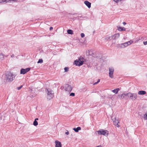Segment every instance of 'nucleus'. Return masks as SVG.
Here are the masks:
<instances>
[{"instance_id": "nucleus-1", "label": "nucleus", "mask_w": 147, "mask_h": 147, "mask_svg": "<svg viewBox=\"0 0 147 147\" xmlns=\"http://www.w3.org/2000/svg\"><path fill=\"white\" fill-rule=\"evenodd\" d=\"M15 76L13 74L9 71L5 73V79L6 81L11 82L13 80Z\"/></svg>"}, {"instance_id": "nucleus-2", "label": "nucleus", "mask_w": 147, "mask_h": 147, "mask_svg": "<svg viewBox=\"0 0 147 147\" xmlns=\"http://www.w3.org/2000/svg\"><path fill=\"white\" fill-rule=\"evenodd\" d=\"M46 91L47 93V98L49 100H51L54 97V92L50 88L46 89Z\"/></svg>"}, {"instance_id": "nucleus-3", "label": "nucleus", "mask_w": 147, "mask_h": 147, "mask_svg": "<svg viewBox=\"0 0 147 147\" xmlns=\"http://www.w3.org/2000/svg\"><path fill=\"white\" fill-rule=\"evenodd\" d=\"M84 59L82 57L80 56L79 58L78 59V60L76 59L74 61L75 64L76 65H78L79 66L82 65L83 64V62H84L83 59Z\"/></svg>"}, {"instance_id": "nucleus-4", "label": "nucleus", "mask_w": 147, "mask_h": 147, "mask_svg": "<svg viewBox=\"0 0 147 147\" xmlns=\"http://www.w3.org/2000/svg\"><path fill=\"white\" fill-rule=\"evenodd\" d=\"M128 98L133 100H134L137 98V94L136 93L129 92L127 94Z\"/></svg>"}, {"instance_id": "nucleus-5", "label": "nucleus", "mask_w": 147, "mask_h": 147, "mask_svg": "<svg viewBox=\"0 0 147 147\" xmlns=\"http://www.w3.org/2000/svg\"><path fill=\"white\" fill-rule=\"evenodd\" d=\"M98 134L100 135H103L105 136H107L109 134V131L107 130L100 129L97 131Z\"/></svg>"}, {"instance_id": "nucleus-6", "label": "nucleus", "mask_w": 147, "mask_h": 147, "mask_svg": "<svg viewBox=\"0 0 147 147\" xmlns=\"http://www.w3.org/2000/svg\"><path fill=\"white\" fill-rule=\"evenodd\" d=\"M113 121L114 125L117 127H119L118 124L119 123L118 118L116 117H111Z\"/></svg>"}, {"instance_id": "nucleus-7", "label": "nucleus", "mask_w": 147, "mask_h": 147, "mask_svg": "<svg viewBox=\"0 0 147 147\" xmlns=\"http://www.w3.org/2000/svg\"><path fill=\"white\" fill-rule=\"evenodd\" d=\"M30 69V68H27L25 69L22 68L20 70V74H24L26 73L29 71Z\"/></svg>"}, {"instance_id": "nucleus-8", "label": "nucleus", "mask_w": 147, "mask_h": 147, "mask_svg": "<svg viewBox=\"0 0 147 147\" xmlns=\"http://www.w3.org/2000/svg\"><path fill=\"white\" fill-rule=\"evenodd\" d=\"M109 77L111 78H113V74L114 71V68L112 67L109 68Z\"/></svg>"}, {"instance_id": "nucleus-9", "label": "nucleus", "mask_w": 147, "mask_h": 147, "mask_svg": "<svg viewBox=\"0 0 147 147\" xmlns=\"http://www.w3.org/2000/svg\"><path fill=\"white\" fill-rule=\"evenodd\" d=\"M65 90L68 92H70L72 89L71 86L68 84H66L65 85Z\"/></svg>"}, {"instance_id": "nucleus-10", "label": "nucleus", "mask_w": 147, "mask_h": 147, "mask_svg": "<svg viewBox=\"0 0 147 147\" xmlns=\"http://www.w3.org/2000/svg\"><path fill=\"white\" fill-rule=\"evenodd\" d=\"M128 46L127 43L126 42L118 45V47L119 48H124Z\"/></svg>"}, {"instance_id": "nucleus-11", "label": "nucleus", "mask_w": 147, "mask_h": 147, "mask_svg": "<svg viewBox=\"0 0 147 147\" xmlns=\"http://www.w3.org/2000/svg\"><path fill=\"white\" fill-rule=\"evenodd\" d=\"M127 96V94H125L124 93H123L121 95H118V98H119L122 99L126 98Z\"/></svg>"}, {"instance_id": "nucleus-12", "label": "nucleus", "mask_w": 147, "mask_h": 147, "mask_svg": "<svg viewBox=\"0 0 147 147\" xmlns=\"http://www.w3.org/2000/svg\"><path fill=\"white\" fill-rule=\"evenodd\" d=\"M55 147H61V144L59 141L58 140H56L55 141Z\"/></svg>"}, {"instance_id": "nucleus-13", "label": "nucleus", "mask_w": 147, "mask_h": 147, "mask_svg": "<svg viewBox=\"0 0 147 147\" xmlns=\"http://www.w3.org/2000/svg\"><path fill=\"white\" fill-rule=\"evenodd\" d=\"M84 4L88 8H90L91 6V3L87 1H85L84 2Z\"/></svg>"}, {"instance_id": "nucleus-14", "label": "nucleus", "mask_w": 147, "mask_h": 147, "mask_svg": "<svg viewBox=\"0 0 147 147\" xmlns=\"http://www.w3.org/2000/svg\"><path fill=\"white\" fill-rule=\"evenodd\" d=\"M113 39L115 40L119 37L120 34L119 33H117L114 35H113Z\"/></svg>"}, {"instance_id": "nucleus-15", "label": "nucleus", "mask_w": 147, "mask_h": 147, "mask_svg": "<svg viewBox=\"0 0 147 147\" xmlns=\"http://www.w3.org/2000/svg\"><path fill=\"white\" fill-rule=\"evenodd\" d=\"M120 90V89L119 88H117L116 89H115L114 90H112V91L114 93H115V94H117L118 91Z\"/></svg>"}, {"instance_id": "nucleus-16", "label": "nucleus", "mask_w": 147, "mask_h": 147, "mask_svg": "<svg viewBox=\"0 0 147 147\" xmlns=\"http://www.w3.org/2000/svg\"><path fill=\"white\" fill-rule=\"evenodd\" d=\"M146 94V92L144 90L140 91L138 92V94L140 95H144Z\"/></svg>"}, {"instance_id": "nucleus-17", "label": "nucleus", "mask_w": 147, "mask_h": 147, "mask_svg": "<svg viewBox=\"0 0 147 147\" xmlns=\"http://www.w3.org/2000/svg\"><path fill=\"white\" fill-rule=\"evenodd\" d=\"M81 129V128L80 127H78L76 128H73V130L74 131L76 132H78L79 130Z\"/></svg>"}, {"instance_id": "nucleus-18", "label": "nucleus", "mask_w": 147, "mask_h": 147, "mask_svg": "<svg viewBox=\"0 0 147 147\" xmlns=\"http://www.w3.org/2000/svg\"><path fill=\"white\" fill-rule=\"evenodd\" d=\"M118 30L119 31H125V28L124 27H117Z\"/></svg>"}, {"instance_id": "nucleus-19", "label": "nucleus", "mask_w": 147, "mask_h": 147, "mask_svg": "<svg viewBox=\"0 0 147 147\" xmlns=\"http://www.w3.org/2000/svg\"><path fill=\"white\" fill-rule=\"evenodd\" d=\"M67 32L69 34H73V31L70 29L68 30H67Z\"/></svg>"}, {"instance_id": "nucleus-20", "label": "nucleus", "mask_w": 147, "mask_h": 147, "mask_svg": "<svg viewBox=\"0 0 147 147\" xmlns=\"http://www.w3.org/2000/svg\"><path fill=\"white\" fill-rule=\"evenodd\" d=\"M4 55L2 53L0 54V60H2L4 59Z\"/></svg>"}, {"instance_id": "nucleus-21", "label": "nucleus", "mask_w": 147, "mask_h": 147, "mask_svg": "<svg viewBox=\"0 0 147 147\" xmlns=\"http://www.w3.org/2000/svg\"><path fill=\"white\" fill-rule=\"evenodd\" d=\"M33 124L34 126H36L38 125V123L37 121H36V120H34L33 122Z\"/></svg>"}, {"instance_id": "nucleus-22", "label": "nucleus", "mask_w": 147, "mask_h": 147, "mask_svg": "<svg viewBox=\"0 0 147 147\" xmlns=\"http://www.w3.org/2000/svg\"><path fill=\"white\" fill-rule=\"evenodd\" d=\"M144 119L145 120H147V112L144 115Z\"/></svg>"}, {"instance_id": "nucleus-23", "label": "nucleus", "mask_w": 147, "mask_h": 147, "mask_svg": "<svg viewBox=\"0 0 147 147\" xmlns=\"http://www.w3.org/2000/svg\"><path fill=\"white\" fill-rule=\"evenodd\" d=\"M43 62V60L42 59H40L37 62L38 63H42Z\"/></svg>"}, {"instance_id": "nucleus-24", "label": "nucleus", "mask_w": 147, "mask_h": 147, "mask_svg": "<svg viewBox=\"0 0 147 147\" xmlns=\"http://www.w3.org/2000/svg\"><path fill=\"white\" fill-rule=\"evenodd\" d=\"M105 40H109V36H105Z\"/></svg>"}, {"instance_id": "nucleus-25", "label": "nucleus", "mask_w": 147, "mask_h": 147, "mask_svg": "<svg viewBox=\"0 0 147 147\" xmlns=\"http://www.w3.org/2000/svg\"><path fill=\"white\" fill-rule=\"evenodd\" d=\"M133 42L132 41V40H130L129 41L127 42V45H131Z\"/></svg>"}, {"instance_id": "nucleus-26", "label": "nucleus", "mask_w": 147, "mask_h": 147, "mask_svg": "<svg viewBox=\"0 0 147 147\" xmlns=\"http://www.w3.org/2000/svg\"><path fill=\"white\" fill-rule=\"evenodd\" d=\"M109 40H111L112 39H113V35H112L111 36H109Z\"/></svg>"}, {"instance_id": "nucleus-27", "label": "nucleus", "mask_w": 147, "mask_h": 147, "mask_svg": "<svg viewBox=\"0 0 147 147\" xmlns=\"http://www.w3.org/2000/svg\"><path fill=\"white\" fill-rule=\"evenodd\" d=\"M69 68L68 67H65L64 69L65 72H67L69 70Z\"/></svg>"}, {"instance_id": "nucleus-28", "label": "nucleus", "mask_w": 147, "mask_h": 147, "mask_svg": "<svg viewBox=\"0 0 147 147\" xmlns=\"http://www.w3.org/2000/svg\"><path fill=\"white\" fill-rule=\"evenodd\" d=\"M100 81V79H98V81L97 82H95L94 83L93 85H95L97 84L98 83H99Z\"/></svg>"}, {"instance_id": "nucleus-29", "label": "nucleus", "mask_w": 147, "mask_h": 147, "mask_svg": "<svg viewBox=\"0 0 147 147\" xmlns=\"http://www.w3.org/2000/svg\"><path fill=\"white\" fill-rule=\"evenodd\" d=\"M75 93H74L72 92L70 94V96H75Z\"/></svg>"}, {"instance_id": "nucleus-30", "label": "nucleus", "mask_w": 147, "mask_h": 147, "mask_svg": "<svg viewBox=\"0 0 147 147\" xmlns=\"http://www.w3.org/2000/svg\"><path fill=\"white\" fill-rule=\"evenodd\" d=\"M22 87H23V86L21 85L20 86V87H17V89L18 90H20Z\"/></svg>"}, {"instance_id": "nucleus-31", "label": "nucleus", "mask_w": 147, "mask_h": 147, "mask_svg": "<svg viewBox=\"0 0 147 147\" xmlns=\"http://www.w3.org/2000/svg\"><path fill=\"white\" fill-rule=\"evenodd\" d=\"M81 36L82 38H83L84 37L85 34L84 33H82L81 34Z\"/></svg>"}, {"instance_id": "nucleus-32", "label": "nucleus", "mask_w": 147, "mask_h": 147, "mask_svg": "<svg viewBox=\"0 0 147 147\" xmlns=\"http://www.w3.org/2000/svg\"><path fill=\"white\" fill-rule=\"evenodd\" d=\"M4 2H5V0H0V3H3Z\"/></svg>"}, {"instance_id": "nucleus-33", "label": "nucleus", "mask_w": 147, "mask_h": 147, "mask_svg": "<svg viewBox=\"0 0 147 147\" xmlns=\"http://www.w3.org/2000/svg\"><path fill=\"white\" fill-rule=\"evenodd\" d=\"M143 43L144 45H146L147 44V41L144 42Z\"/></svg>"}, {"instance_id": "nucleus-34", "label": "nucleus", "mask_w": 147, "mask_h": 147, "mask_svg": "<svg viewBox=\"0 0 147 147\" xmlns=\"http://www.w3.org/2000/svg\"><path fill=\"white\" fill-rule=\"evenodd\" d=\"M67 131L65 133V134H66L67 135H68L69 134V132L68 131Z\"/></svg>"}, {"instance_id": "nucleus-35", "label": "nucleus", "mask_w": 147, "mask_h": 147, "mask_svg": "<svg viewBox=\"0 0 147 147\" xmlns=\"http://www.w3.org/2000/svg\"><path fill=\"white\" fill-rule=\"evenodd\" d=\"M53 29V27H51L49 29H50V30H52Z\"/></svg>"}, {"instance_id": "nucleus-36", "label": "nucleus", "mask_w": 147, "mask_h": 147, "mask_svg": "<svg viewBox=\"0 0 147 147\" xmlns=\"http://www.w3.org/2000/svg\"><path fill=\"white\" fill-rule=\"evenodd\" d=\"M5 2H6V3H7L9 1H10V0H5Z\"/></svg>"}, {"instance_id": "nucleus-37", "label": "nucleus", "mask_w": 147, "mask_h": 147, "mask_svg": "<svg viewBox=\"0 0 147 147\" xmlns=\"http://www.w3.org/2000/svg\"><path fill=\"white\" fill-rule=\"evenodd\" d=\"M14 57V55L13 54H12L11 55V57L13 58Z\"/></svg>"}, {"instance_id": "nucleus-38", "label": "nucleus", "mask_w": 147, "mask_h": 147, "mask_svg": "<svg viewBox=\"0 0 147 147\" xmlns=\"http://www.w3.org/2000/svg\"><path fill=\"white\" fill-rule=\"evenodd\" d=\"M87 53H88V52L87 51L86 53V54L88 55H89V51H88V54H87Z\"/></svg>"}, {"instance_id": "nucleus-39", "label": "nucleus", "mask_w": 147, "mask_h": 147, "mask_svg": "<svg viewBox=\"0 0 147 147\" xmlns=\"http://www.w3.org/2000/svg\"><path fill=\"white\" fill-rule=\"evenodd\" d=\"M123 23L124 25H125L126 24V23L125 22H123Z\"/></svg>"}, {"instance_id": "nucleus-40", "label": "nucleus", "mask_w": 147, "mask_h": 147, "mask_svg": "<svg viewBox=\"0 0 147 147\" xmlns=\"http://www.w3.org/2000/svg\"><path fill=\"white\" fill-rule=\"evenodd\" d=\"M36 120V121H37V120H38V118H36V119H35V120Z\"/></svg>"}, {"instance_id": "nucleus-41", "label": "nucleus", "mask_w": 147, "mask_h": 147, "mask_svg": "<svg viewBox=\"0 0 147 147\" xmlns=\"http://www.w3.org/2000/svg\"><path fill=\"white\" fill-rule=\"evenodd\" d=\"M12 1H14V0H10V2H11Z\"/></svg>"}, {"instance_id": "nucleus-42", "label": "nucleus", "mask_w": 147, "mask_h": 147, "mask_svg": "<svg viewBox=\"0 0 147 147\" xmlns=\"http://www.w3.org/2000/svg\"><path fill=\"white\" fill-rule=\"evenodd\" d=\"M18 0H14V2H15V1H17Z\"/></svg>"}, {"instance_id": "nucleus-43", "label": "nucleus", "mask_w": 147, "mask_h": 147, "mask_svg": "<svg viewBox=\"0 0 147 147\" xmlns=\"http://www.w3.org/2000/svg\"><path fill=\"white\" fill-rule=\"evenodd\" d=\"M7 56H8L7 55H5V56H4V57H7Z\"/></svg>"}]
</instances>
